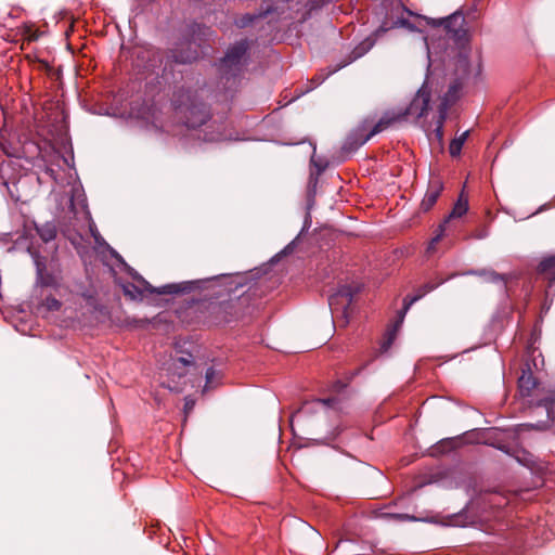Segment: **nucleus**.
I'll use <instances>...</instances> for the list:
<instances>
[{
    "label": "nucleus",
    "mask_w": 555,
    "mask_h": 555,
    "mask_svg": "<svg viewBox=\"0 0 555 555\" xmlns=\"http://www.w3.org/2000/svg\"><path fill=\"white\" fill-rule=\"evenodd\" d=\"M247 284V275L242 273L235 274H220L217 276L185 281L180 283H170L163 285L160 288H152L159 294H190L194 291H214L217 289L223 293L220 298L225 313V321L230 323L246 313L248 309L251 295V287L247 291L243 288Z\"/></svg>",
    "instance_id": "nucleus-1"
},
{
    "label": "nucleus",
    "mask_w": 555,
    "mask_h": 555,
    "mask_svg": "<svg viewBox=\"0 0 555 555\" xmlns=\"http://www.w3.org/2000/svg\"><path fill=\"white\" fill-rule=\"evenodd\" d=\"M429 92L426 91L425 88L420 89L406 108L398 113L387 112L382 116V118L367 134L363 135L362 133L359 134L357 132L350 134L344 145V150L350 152L357 150L359 146L367 142L372 137L388 129L392 124L397 121L405 120L408 117H414L415 119H418L425 116L429 107Z\"/></svg>",
    "instance_id": "nucleus-2"
},
{
    "label": "nucleus",
    "mask_w": 555,
    "mask_h": 555,
    "mask_svg": "<svg viewBox=\"0 0 555 555\" xmlns=\"http://www.w3.org/2000/svg\"><path fill=\"white\" fill-rule=\"evenodd\" d=\"M172 105L180 120L190 129L203 126L210 118L209 108L191 89L178 88L172 94Z\"/></svg>",
    "instance_id": "nucleus-3"
},
{
    "label": "nucleus",
    "mask_w": 555,
    "mask_h": 555,
    "mask_svg": "<svg viewBox=\"0 0 555 555\" xmlns=\"http://www.w3.org/2000/svg\"><path fill=\"white\" fill-rule=\"evenodd\" d=\"M248 44L245 40L229 48L224 57L220 61L219 72L223 88L228 91L235 90L238 77L243 69V59L247 52Z\"/></svg>",
    "instance_id": "nucleus-4"
},
{
    "label": "nucleus",
    "mask_w": 555,
    "mask_h": 555,
    "mask_svg": "<svg viewBox=\"0 0 555 555\" xmlns=\"http://www.w3.org/2000/svg\"><path fill=\"white\" fill-rule=\"evenodd\" d=\"M168 54L169 51H162L154 47L141 48L135 52V66L166 79L172 72L171 61L167 59Z\"/></svg>",
    "instance_id": "nucleus-5"
},
{
    "label": "nucleus",
    "mask_w": 555,
    "mask_h": 555,
    "mask_svg": "<svg viewBox=\"0 0 555 555\" xmlns=\"http://www.w3.org/2000/svg\"><path fill=\"white\" fill-rule=\"evenodd\" d=\"M353 299L352 288L344 285L328 297V306L332 311L333 319L339 326H346L349 322V317L352 311L351 304Z\"/></svg>",
    "instance_id": "nucleus-6"
},
{
    "label": "nucleus",
    "mask_w": 555,
    "mask_h": 555,
    "mask_svg": "<svg viewBox=\"0 0 555 555\" xmlns=\"http://www.w3.org/2000/svg\"><path fill=\"white\" fill-rule=\"evenodd\" d=\"M193 364L194 362L191 353H188L185 357L173 359L171 365L168 369L171 379L167 384L163 382L162 385L167 387L170 391L181 392L183 390V385L179 382H176L175 377H178L179 379L184 377L188 373V367Z\"/></svg>",
    "instance_id": "nucleus-7"
},
{
    "label": "nucleus",
    "mask_w": 555,
    "mask_h": 555,
    "mask_svg": "<svg viewBox=\"0 0 555 555\" xmlns=\"http://www.w3.org/2000/svg\"><path fill=\"white\" fill-rule=\"evenodd\" d=\"M429 23L433 25H443L447 35L455 41H461L466 35V30L464 28L465 17L459 12H455L442 20L431 18Z\"/></svg>",
    "instance_id": "nucleus-8"
},
{
    "label": "nucleus",
    "mask_w": 555,
    "mask_h": 555,
    "mask_svg": "<svg viewBox=\"0 0 555 555\" xmlns=\"http://www.w3.org/2000/svg\"><path fill=\"white\" fill-rule=\"evenodd\" d=\"M467 210H468V201L466 198H464L463 194H461L459 199L454 204L451 212L443 220V222L439 224L436 235L429 242L428 251L434 250L436 244H438L440 242V240L442 238V236L444 234L446 225L449 223V221L454 218H461L462 216H464L467 212Z\"/></svg>",
    "instance_id": "nucleus-9"
},
{
    "label": "nucleus",
    "mask_w": 555,
    "mask_h": 555,
    "mask_svg": "<svg viewBox=\"0 0 555 555\" xmlns=\"http://www.w3.org/2000/svg\"><path fill=\"white\" fill-rule=\"evenodd\" d=\"M207 292L208 295L211 297L210 300L205 306L208 313L207 318L209 320V323L214 325L225 324V313L220 300V298L223 297V293L221 291H218V288Z\"/></svg>",
    "instance_id": "nucleus-10"
},
{
    "label": "nucleus",
    "mask_w": 555,
    "mask_h": 555,
    "mask_svg": "<svg viewBox=\"0 0 555 555\" xmlns=\"http://www.w3.org/2000/svg\"><path fill=\"white\" fill-rule=\"evenodd\" d=\"M199 53L196 47L191 42L182 43L180 47L170 50L167 59H170L171 66L173 64H190L197 60Z\"/></svg>",
    "instance_id": "nucleus-11"
},
{
    "label": "nucleus",
    "mask_w": 555,
    "mask_h": 555,
    "mask_svg": "<svg viewBox=\"0 0 555 555\" xmlns=\"http://www.w3.org/2000/svg\"><path fill=\"white\" fill-rule=\"evenodd\" d=\"M138 280L142 284L143 287H139L133 283H126L122 285L124 295L126 297H128L130 300H142L145 293L160 295L157 291H151V287L152 288H155V287L152 286L142 276H139ZM160 287L162 286H159L158 288H160Z\"/></svg>",
    "instance_id": "nucleus-12"
},
{
    "label": "nucleus",
    "mask_w": 555,
    "mask_h": 555,
    "mask_svg": "<svg viewBox=\"0 0 555 555\" xmlns=\"http://www.w3.org/2000/svg\"><path fill=\"white\" fill-rule=\"evenodd\" d=\"M441 283H442V281H439L437 283H431V282L425 283V284H423L422 286H420L416 289V294L415 295H413V296L408 295L403 299V308H402V311H401L400 320L397 322L396 326L399 325V323L402 322L403 315L405 314V312L410 309V307L413 304L418 301L426 294H428V293L433 292L434 289H436Z\"/></svg>",
    "instance_id": "nucleus-13"
},
{
    "label": "nucleus",
    "mask_w": 555,
    "mask_h": 555,
    "mask_svg": "<svg viewBox=\"0 0 555 555\" xmlns=\"http://www.w3.org/2000/svg\"><path fill=\"white\" fill-rule=\"evenodd\" d=\"M442 190L443 184L439 180L430 181L426 194L420 205V209L424 212L430 210L437 203Z\"/></svg>",
    "instance_id": "nucleus-14"
},
{
    "label": "nucleus",
    "mask_w": 555,
    "mask_h": 555,
    "mask_svg": "<svg viewBox=\"0 0 555 555\" xmlns=\"http://www.w3.org/2000/svg\"><path fill=\"white\" fill-rule=\"evenodd\" d=\"M538 386L537 378L533 376L529 365L522 369V373L518 378V388L522 397L531 396L533 389Z\"/></svg>",
    "instance_id": "nucleus-15"
},
{
    "label": "nucleus",
    "mask_w": 555,
    "mask_h": 555,
    "mask_svg": "<svg viewBox=\"0 0 555 555\" xmlns=\"http://www.w3.org/2000/svg\"><path fill=\"white\" fill-rule=\"evenodd\" d=\"M373 47V41L370 40V39H366L364 41H362L361 43H359L350 53V55L348 56V60H346L344 63L339 64L335 69H333L332 72H330V74L332 73H335L336 70L345 67L346 65L350 64L351 62L360 59L361 56H363L365 53H367L371 48Z\"/></svg>",
    "instance_id": "nucleus-16"
},
{
    "label": "nucleus",
    "mask_w": 555,
    "mask_h": 555,
    "mask_svg": "<svg viewBox=\"0 0 555 555\" xmlns=\"http://www.w3.org/2000/svg\"><path fill=\"white\" fill-rule=\"evenodd\" d=\"M35 229L39 237L44 243L53 241L57 234V227L54 221H47L42 224H35Z\"/></svg>",
    "instance_id": "nucleus-17"
},
{
    "label": "nucleus",
    "mask_w": 555,
    "mask_h": 555,
    "mask_svg": "<svg viewBox=\"0 0 555 555\" xmlns=\"http://www.w3.org/2000/svg\"><path fill=\"white\" fill-rule=\"evenodd\" d=\"M537 270L550 282H555V255L543 258Z\"/></svg>",
    "instance_id": "nucleus-18"
},
{
    "label": "nucleus",
    "mask_w": 555,
    "mask_h": 555,
    "mask_svg": "<svg viewBox=\"0 0 555 555\" xmlns=\"http://www.w3.org/2000/svg\"><path fill=\"white\" fill-rule=\"evenodd\" d=\"M472 273L482 276L487 282L501 283L503 286H505L507 282V276L505 274H500L493 270L473 271Z\"/></svg>",
    "instance_id": "nucleus-19"
},
{
    "label": "nucleus",
    "mask_w": 555,
    "mask_h": 555,
    "mask_svg": "<svg viewBox=\"0 0 555 555\" xmlns=\"http://www.w3.org/2000/svg\"><path fill=\"white\" fill-rule=\"evenodd\" d=\"M463 83L460 79H455L450 86L444 94L441 103H448V106H450L453 102H455L459 98V92L462 89Z\"/></svg>",
    "instance_id": "nucleus-20"
},
{
    "label": "nucleus",
    "mask_w": 555,
    "mask_h": 555,
    "mask_svg": "<svg viewBox=\"0 0 555 555\" xmlns=\"http://www.w3.org/2000/svg\"><path fill=\"white\" fill-rule=\"evenodd\" d=\"M267 16V13H259V14H244L235 20V25L238 28H246L248 26L254 25L256 22L264 18Z\"/></svg>",
    "instance_id": "nucleus-21"
},
{
    "label": "nucleus",
    "mask_w": 555,
    "mask_h": 555,
    "mask_svg": "<svg viewBox=\"0 0 555 555\" xmlns=\"http://www.w3.org/2000/svg\"><path fill=\"white\" fill-rule=\"evenodd\" d=\"M469 134V131L463 132L459 138H455L451 141L449 146V152L452 157H456L461 154L462 147Z\"/></svg>",
    "instance_id": "nucleus-22"
},
{
    "label": "nucleus",
    "mask_w": 555,
    "mask_h": 555,
    "mask_svg": "<svg viewBox=\"0 0 555 555\" xmlns=\"http://www.w3.org/2000/svg\"><path fill=\"white\" fill-rule=\"evenodd\" d=\"M125 324L131 328H145L150 324V320L146 318L138 319L127 317L125 319Z\"/></svg>",
    "instance_id": "nucleus-23"
},
{
    "label": "nucleus",
    "mask_w": 555,
    "mask_h": 555,
    "mask_svg": "<svg viewBox=\"0 0 555 555\" xmlns=\"http://www.w3.org/2000/svg\"><path fill=\"white\" fill-rule=\"evenodd\" d=\"M364 367H365V365H362V366H360V367H358V369H356V370H353V371H351V372L347 373V374H346L347 383H343L341 380H337V382L335 383V385H334L335 389H336L337 391L343 390V389L347 386V384H348L352 378H354L357 375H359V374L361 373V371H362Z\"/></svg>",
    "instance_id": "nucleus-24"
},
{
    "label": "nucleus",
    "mask_w": 555,
    "mask_h": 555,
    "mask_svg": "<svg viewBox=\"0 0 555 555\" xmlns=\"http://www.w3.org/2000/svg\"><path fill=\"white\" fill-rule=\"evenodd\" d=\"M35 264H36V270H37V274H38V278L39 280L43 283V284H48V282L46 281L44 279V271H46V262H44V259H42L41 257L37 256L35 258Z\"/></svg>",
    "instance_id": "nucleus-25"
},
{
    "label": "nucleus",
    "mask_w": 555,
    "mask_h": 555,
    "mask_svg": "<svg viewBox=\"0 0 555 555\" xmlns=\"http://www.w3.org/2000/svg\"><path fill=\"white\" fill-rule=\"evenodd\" d=\"M43 305L49 311H57L62 306L61 301L54 297H47L43 301Z\"/></svg>",
    "instance_id": "nucleus-26"
},
{
    "label": "nucleus",
    "mask_w": 555,
    "mask_h": 555,
    "mask_svg": "<svg viewBox=\"0 0 555 555\" xmlns=\"http://www.w3.org/2000/svg\"><path fill=\"white\" fill-rule=\"evenodd\" d=\"M553 403H555V390L550 391L545 397L541 398L538 402L539 405L545 406L548 409Z\"/></svg>",
    "instance_id": "nucleus-27"
},
{
    "label": "nucleus",
    "mask_w": 555,
    "mask_h": 555,
    "mask_svg": "<svg viewBox=\"0 0 555 555\" xmlns=\"http://www.w3.org/2000/svg\"><path fill=\"white\" fill-rule=\"evenodd\" d=\"M448 103H440L439 105V117L436 122V126H440L443 128L444 120L447 118V109H448Z\"/></svg>",
    "instance_id": "nucleus-28"
},
{
    "label": "nucleus",
    "mask_w": 555,
    "mask_h": 555,
    "mask_svg": "<svg viewBox=\"0 0 555 555\" xmlns=\"http://www.w3.org/2000/svg\"><path fill=\"white\" fill-rule=\"evenodd\" d=\"M466 515L464 514H457V515H453V520H452V525L453 526H462V527H465L468 521L466 520Z\"/></svg>",
    "instance_id": "nucleus-29"
},
{
    "label": "nucleus",
    "mask_w": 555,
    "mask_h": 555,
    "mask_svg": "<svg viewBox=\"0 0 555 555\" xmlns=\"http://www.w3.org/2000/svg\"><path fill=\"white\" fill-rule=\"evenodd\" d=\"M216 376H217V372L212 367H209L206 371V375H205V378H206L205 389L208 388L209 385L214 383Z\"/></svg>",
    "instance_id": "nucleus-30"
},
{
    "label": "nucleus",
    "mask_w": 555,
    "mask_h": 555,
    "mask_svg": "<svg viewBox=\"0 0 555 555\" xmlns=\"http://www.w3.org/2000/svg\"><path fill=\"white\" fill-rule=\"evenodd\" d=\"M311 164L317 167V176H320L326 168V164H323L322 162H317L314 157H311Z\"/></svg>",
    "instance_id": "nucleus-31"
},
{
    "label": "nucleus",
    "mask_w": 555,
    "mask_h": 555,
    "mask_svg": "<svg viewBox=\"0 0 555 555\" xmlns=\"http://www.w3.org/2000/svg\"><path fill=\"white\" fill-rule=\"evenodd\" d=\"M433 134L435 135L437 141L440 144H442V142H443V128H441L440 126H436V128L433 131Z\"/></svg>",
    "instance_id": "nucleus-32"
},
{
    "label": "nucleus",
    "mask_w": 555,
    "mask_h": 555,
    "mask_svg": "<svg viewBox=\"0 0 555 555\" xmlns=\"http://www.w3.org/2000/svg\"><path fill=\"white\" fill-rule=\"evenodd\" d=\"M195 405V401L191 399L190 397H186L184 399V412L185 414L190 413Z\"/></svg>",
    "instance_id": "nucleus-33"
},
{
    "label": "nucleus",
    "mask_w": 555,
    "mask_h": 555,
    "mask_svg": "<svg viewBox=\"0 0 555 555\" xmlns=\"http://www.w3.org/2000/svg\"><path fill=\"white\" fill-rule=\"evenodd\" d=\"M450 444V441H442L440 442L439 446H437L436 448L433 449V454H436L438 452H442V449L444 448V446H449Z\"/></svg>",
    "instance_id": "nucleus-34"
},
{
    "label": "nucleus",
    "mask_w": 555,
    "mask_h": 555,
    "mask_svg": "<svg viewBox=\"0 0 555 555\" xmlns=\"http://www.w3.org/2000/svg\"><path fill=\"white\" fill-rule=\"evenodd\" d=\"M393 335H395V334H392V333H391V334H389L388 339L383 344L382 348H383L384 350H387V349L389 348V346L391 345V343H392V340H393Z\"/></svg>",
    "instance_id": "nucleus-35"
},
{
    "label": "nucleus",
    "mask_w": 555,
    "mask_h": 555,
    "mask_svg": "<svg viewBox=\"0 0 555 555\" xmlns=\"http://www.w3.org/2000/svg\"><path fill=\"white\" fill-rule=\"evenodd\" d=\"M336 400L334 398L319 399L318 402L331 406Z\"/></svg>",
    "instance_id": "nucleus-36"
}]
</instances>
